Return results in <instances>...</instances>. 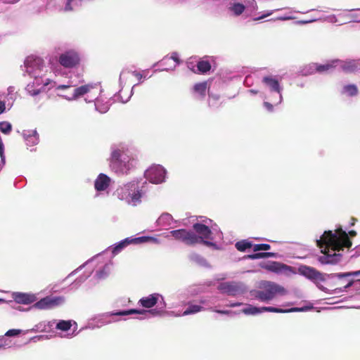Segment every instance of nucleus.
Here are the masks:
<instances>
[{
  "label": "nucleus",
  "mask_w": 360,
  "mask_h": 360,
  "mask_svg": "<svg viewBox=\"0 0 360 360\" xmlns=\"http://www.w3.org/2000/svg\"><path fill=\"white\" fill-rule=\"evenodd\" d=\"M0 157L2 161V164L5 163V156H4V146L1 140L0 139Z\"/></svg>",
  "instance_id": "nucleus-37"
},
{
  "label": "nucleus",
  "mask_w": 360,
  "mask_h": 360,
  "mask_svg": "<svg viewBox=\"0 0 360 360\" xmlns=\"http://www.w3.org/2000/svg\"><path fill=\"white\" fill-rule=\"evenodd\" d=\"M222 289L229 295H236L241 292V287L236 283H226L223 284Z\"/></svg>",
  "instance_id": "nucleus-16"
},
{
  "label": "nucleus",
  "mask_w": 360,
  "mask_h": 360,
  "mask_svg": "<svg viewBox=\"0 0 360 360\" xmlns=\"http://www.w3.org/2000/svg\"><path fill=\"white\" fill-rule=\"evenodd\" d=\"M264 106L266 108V109L269 110V111H272L273 110V105L271 104L269 102H264Z\"/></svg>",
  "instance_id": "nucleus-39"
},
{
  "label": "nucleus",
  "mask_w": 360,
  "mask_h": 360,
  "mask_svg": "<svg viewBox=\"0 0 360 360\" xmlns=\"http://www.w3.org/2000/svg\"><path fill=\"white\" fill-rule=\"evenodd\" d=\"M12 130V125L8 122H0V131L5 134H8Z\"/></svg>",
  "instance_id": "nucleus-29"
},
{
  "label": "nucleus",
  "mask_w": 360,
  "mask_h": 360,
  "mask_svg": "<svg viewBox=\"0 0 360 360\" xmlns=\"http://www.w3.org/2000/svg\"><path fill=\"white\" fill-rule=\"evenodd\" d=\"M193 229L198 234V237H202V239H211L212 231L209 226L201 223H195L193 225Z\"/></svg>",
  "instance_id": "nucleus-12"
},
{
  "label": "nucleus",
  "mask_w": 360,
  "mask_h": 360,
  "mask_svg": "<svg viewBox=\"0 0 360 360\" xmlns=\"http://www.w3.org/2000/svg\"><path fill=\"white\" fill-rule=\"evenodd\" d=\"M72 327V321L60 320L56 324V328L62 331H68Z\"/></svg>",
  "instance_id": "nucleus-26"
},
{
  "label": "nucleus",
  "mask_w": 360,
  "mask_h": 360,
  "mask_svg": "<svg viewBox=\"0 0 360 360\" xmlns=\"http://www.w3.org/2000/svg\"><path fill=\"white\" fill-rule=\"evenodd\" d=\"M172 58L174 60L176 61L177 63H179V60L178 57L176 55H172Z\"/></svg>",
  "instance_id": "nucleus-46"
},
{
  "label": "nucleus",
  "mask_w": 360,
  "mask_h": 360,
  "mask_svg": "<svg viewBox=\"0 0 360 360\" xmlns=\"http://www.w3.org/2000/svg\"><path fill=\"white\" fill-rule=\"evenodd\" d=\"M355 221H356V219H354V218H352V223H351V225H352V226H354V224H355Z\"/></svg>",
  "instance_id": "nucleus-47"
},
{
  "label": "nucleus",
  "mask_w": 360,
  "mask_h": 360,
  "mask_svg": "<svg viewBox=\"0 0 360 360\" xmlns=\"http://www.w3.org/2000/svg\"><path fill=\"white\" fill-rule=\"evenodd\" d=\"M286 267H287V265H285V264H282L279 262H273L271 264L266 265L265 266V269L269 271H274V272H278V271H281V270L285 269Z\"/></svg>",
  "instance_id": "nucleus-21"
},
{
  "label": "nucleus",
  "mask_w": 360,
  "mask_h": 360,
  "mask_svg": "<svg viewBox=\"0 0 360 360\" xmlns=\"http://www.w3.org/2000/svg\"><path fill=\"white\" fill-rule=\"evenodd\" d=\"M39 91L38 90H37V91H34L33 92V94H33V95H37V94H39Z\"/></svg>",
  "instance_id": "nucleus-48"
},
{
  "label": "nucleus",
  "mask_w": 360,
  "mask_h": 360,
  "mask_svg": "<svg viewBox=\"0 0 360 360\" xmlns=\"http://www.w3.org/2000/svg\"><path fill=\"white\" fill-rule=\"evenodd\" d=\"M308 307H292L288 309H283L274 307H257L252 305H248V307L242 309V312L247 315H255L262 312H274V313H290L299 312L307 310Z\"/></svg>",
  "instance_id": "nucleus-4"
},
{
  "label": "nucleus",
  "mask_w": 360,
  "mask_h": 360,
  "mask_svg": "<svg viewBox=\"0 0 360 360\" xmlns=\"http://www.w3.org/2000/svg\"><path fill=\"white\" fill-rule=\"evenodd\" d=\"M59 63L65 68H72L79 64L80 58L75 51H68L62 53L58 58Z\"/></svg>",
  "instance_id": "nucleus-9"
},
{
  "label": "nucleus",
  "mask_w": 360,
  "mask_h": 360,
  "mask_svg": "<svg viewBox=\"0 0 360 360\" xmlns=\"http://www.w3.org/2000/svg\"><path fill=\"white\" fill-rule=\"evenodd\" d=\"M287 290L283 286L271 281H265L260 290L254 293L255 297L265 303H269L274 300L277 295H284Z\"/></svg>",
  "instance_id": "nucleus-3"
},
{
  "label": "nucleus",
  "mask_w": 360,
  "mask_h": 360,
  "mask_svg": "<svg viewBox=\"0 0 360 360\" xmlns=\"http://www.w3.org/2000/svg\"><path fill=\"white\" fill-rule=\"evenodd\" d=\"M154 238L149 236H141L138 238H127L120 242H119L117 244H116L112 250V254L113 255H117L119 254L124 248L128 246L130 244H139L143 243L146 242H148L150 240H153Z\"/></svg>",
  "instance_id": "nucleus-8"
},
{
  "label": "nucleus",
  "mask_w": 360,
  "mask_h": 360,
  "mask_svg": "<svg viewBox=\"0 0 360 360\" xmlns=\"http://www.w3.org/2000/svg\"><path fill=\"white\" fill-rule=\"evenodd\" d=\"M203 307L197 304H189L188 308L183 312V316H187L201 311Z\"/></svg>",
  "instance_id": "nucleus-24"
},
{
  "label": "nucleus",
  "mask_w": 360,
  "mask_h": 360,
  "mask_svg": "<svg viewBox=\"0 0 360 360\" xmlns=\"http://www.w3.org/2000/svg\"><path fill=\"white\" fill-rule=\"evenodd\" d=\"M216 312L221 314H227L229 312L228 311H224V310H217Z\"/></svg>",
  "instance_id": "nucleus-45"
},
{
  "label": "nucleus",
  "mask_w": 360,
  "mask_h": 360,
  "mask_svg": "<svg viewBox=\"0 0 360 360\" xmlns=\"http://www.w3.org/2000/svg\"><path fill=\"white\" fill-rule=\"evenodd\" d=\"M354 283V281L353 280H350L348 281V283L344 285V288H349L351 287Z\"/></svg>",
  "instance_id": "nucleus-43"
},
{
  "label": "nucleus",
  "mask_w": 360,
  "mask_h": 360,
  "mask_svg": "<svg viewBox=\"0 0 360 360\" xmlns=\"http://www.w3.org/2000/svg\"><path fill=\"white\" fill-rule=\"evenodd\" d=\"M349 235L354 237L356 231L352 230L347 233L342 228H338L335 231H325L320 239L316 240V245L323 255L318 257V261L322 264H335L340 262L342 255L340 252L352 245Z\"/></svg>",
  "instance_id": "nucleus-1"
},
{
  "label": "nucleus",
  "mask_w": 360,
  "mask_h": 360,
  "mask_svg": "<svg viewBox=\"0 0 360 360\" xmlns=\"http://www.w3.org/2000/svg\"><path fill=\"white\" fill-rule=\"evenodd\" d=\"M207 82L197 83L193 86V91L198 94L201 98H204L206 94Z\"/></svg>",
  "instance_id": "nucleus-20"
},
{
  "label": "nucleus",
  "mask_w": 360,
  "mask_h": 360,
  "mask_svg": "<svg viewBox=\"0 0 360 360\" xmlns=\"http://www.w3.org/2000/svg\"><path fill=\"white\" fill-rule=\"evenodd\" d=\"M20 333V330H18V329H11V330H8L6 333V335L8 336V337H12V336L18 335Z\"/></svg>",
  "instance_id": "nucleus-36"
},
{
  "label": "nucleus",
  "mask_w": 360,
  "mask_h": 360,
  "mask_svg": "<svg viewBox=\"0 0 360 360\" xmlns=\"http://www.w3.org/2000/svg\"><path fill=\"white\" fill-rule=\"evenodd\" d=\"M134 186V184H127V185L124 186V187L122 188V190H127V191H128L129 189V188H132Z\"/></svg>",
  "instance_id": "nucleus-42"
},
{
  "label": "nucleus",
  "mask_w": 360,
  "mask_h": 360,
  "mask_svg": "<svg viewBox=\"0 0 360 360\" xmlns=\"http://www.w3.org/2000/svg\"><path fill=\"white\" fill-rule=\"evenodd\" d=\"M274 253L273 252H257L252 255H249L245 256V258L251 259H257L261 258H267L274 256Z\"/></svg>",
  "instance_id": "nucleus-28"
},
{
  "label": "nucleus",
  "mask_w": 360,
  "mask_h": 360,
  "mask_svg": "<svg viewBox=\"0 0 360 360\" xmlns=\"http://www.w3.org/2000/svg\"><path fill=\"white\" fill-rule=\"evenodd\" d=\"M141 198V193L139 191H136L134 193L131 194V198L132 202L136 205V202H140Z\"/></svg>",
  "instance_id": "nucleus-34"
},
{
  "label": "nucleus",
  "mask_w": 360,
  "mask_h": 360,
  "mask_svg": "<svg viewBox=\"0 0 360 360\" xmlns=\"http://www.w3.org/2000/svg\"><path fill=\"white\" fill-rule=\"evenodd\" d=\"M152 311H146L144 309L138 310V309H129V310H124V311H120L119 312L115 313V314L117 316H127L133 314H143L146 313H150Z\"/></svg>",
  "instance_id": "nucleus-25"
},
{
  "label": "nucleus",
  "mask_w": 360,
  "mask_h": 360,
  "mask_svg": "<svg viewBox=\"0 0 360 360\" xmlns=\"http://www.w3.org/2000/svg\"><path fill=\"white\" fill-rule=\"evenodd\" d=\"M93 88L94 86L91 84H85L75 89L74 93L72 94V98L77 99L81 96H83L89 92Z\"/></svg>",
  "instance_id": "nucleus-17"
},
{
  "label": "nucleus",
  "mask_w": 360,
  "mask_h": 360,
  "mask_svg": "<svg viewBox=\"0 0 360 360\" xmlns=\"http://www.w3.org/2000/svg\"><path fill=\"white\" fill-rule=\"evenodd\" d=\"M240 304H239V303H236V304H231V307H236V306H238V305H240Z\"/></svg>",
  "instance_id": "nucleus-49"
},
{
  "label": "nucleus",
  "mask_w": 360,
  "mask_h": 360,
  "mask_svg": "<svg viewBox=\"0 0 360 360\" xmlns=\"http://www.w3.org/2000/svg\"><path fill=\"white\" fill-rule=\"evenodd\" d=\"M245 6L240 3L234 4L231 8V11L236 15H239L242 14L245 11Z\"/></svg>",
  "instance_id": "nucleus-30"
},
{
  "label": "nucleus",
  "mask_w": 360,
  "mask_h": 360,
  "mask_svg": "<svg viewBox=\"0 0 360 360\" xmlns=\"http://www.w3.org/2000/svg\"><path fill=\"white\" fill-rule=\"evenodd\" d=\"M110 178L105 174H100L94 182V188L97 191L106 190L110 184Z\"/></svg>",
  "instance_id": "nucleus-11"
},
{
  "label": "nucleus",
  "mask_w": 360,
  "mask_h": 360,
  "mask_svg": "<svg viewBox=\"0 0 360 360\" xmlns=\"http://www.w3.org/2000/svg\"><path fill=\"white\" fill-rule=\"evenodd\" d=\"M25 66L27 68V72L31 74V70L29 69L37 66L38 69H40L43 66V60L39 58H32V57H28L25 62Z\"/></svg>",
  "instance_id": "nucleus-18"
},
{
  "label": "nucleus",
  "mask_w": 360,
  "mask_h": 360,
  "mask_svg": "<svg viewBox=\"0 0 360 360\" xmlns=\"http://www.w3.org/2000/svg\"><path fill=\"white\" fill-rule=\"evenodd\" d=\"M236 249L240 252H244L247 249L250 248L252 247V244L251 242L248 241L246 240H243L240 241H238L235 245Z\"/></svg>",
  "instance_id": "nucleus-27"
},
{
  "label": "nucleus",
  "mask_w": 360,
  "mask_h": 360,
  "mask_svg": "<svg viewBox=\"0 0 360 360\" xmlns=\"http://www.w3.org/2000/svg\"><path fill=\"white\" fill-rule=\"evenodd\" d=\"M270 245L266 243L255 244L253 245V250L255 252H257L259 250H270Z\"/></svg>",
  "instance_id": "nucleus-32"
},
{
  "label": "nucleus",
  "mask_w": 360,
  "mask_h": 360,
  "mask_svg": "<svg viewBox=\"0 0 360 360\" xmlns=\"http://www.w3.org/2000/svg\"><path fill=\"white\" fill-rule=\"evenodd\" d=\"M6 110V103L4 101H0V115Z\"/></svg>",
  "instance_id": "nucleus-38"
},
{
  "label": "nucleus",
  "mask_w": 360,
  "mask_h": 360,
  "mask_svg": "<svg viewBox=\"0 0 360 360\" xmlns=\"http://www.w3.org/2000/svg\"><path fill=\"white\" fill-rule=\"evenodd\" d=\"M13 298L17 303L23 304H29L35 301L34 295L22 292H14Z\"/></svg>",
  "instance_id": "nucleus-13"
},
{
  "label": "nucleus",
  "mask_w": 360,
  "mask_h": 360,
  "mask_svg": "<svg viewBox=\"0 0 360 360\" xmlns=\"http://www.w3.org/2000/svg\"><path fill=\"white\" fill-rule=\"evenodd\" d=\"M136 160L132 152L127 148L122 146L112 151L110 159V167L118 174H127L135 167Z\"/></svg>",
  "instance_id": "nucleus-2"
},
{
  "label": "nucleus",
  "mask_w": 360,
  "mask_h": 360,
  "mask_svg": "<svg viewBox=\"0 0 360 360\" xmlns=\"http://www.w3.org/2000/svg\"><path fill=\"white\" fill-rule=\"evenodd\" d=\"M171 236L174 239L181 241L187 245L194 246L200 240L198 235L191 230L180 229L169 232Z\"/></svg>",
  "instance_id": "nucleus-5"
},
{
  "label": "nucleus",
  "mask_w": 360,
  "mask_h": 360,
  "mask_svg": "<svg viewBox=\"0 0 360 360\" xmlns=\"http://www.w3.org/2000/svg\"><path fill=\"white\" fill-rule=\"evenodd\" d=\"M337 62L338 60H333L323 65H319L316 63L314 64L316 71L319 73L328 72L335 67V63H336Z\"/></svg>",
  "instance_id": "nucleus-19"
},
{
  "label": "nucleus",
  "mask_w": 360,
  "mask_h": 360,
  "mask_svg": "<svg viewBox=\"0 0 360 360\" xmlns=\"http://www.w3.org/2000/svg\"><path fill=\"white\" fill-rule=\"evenodd\" d=\"M70 86V85H59L57 86V89H68L69 88Z\"/></svg>",
  "instance_id": "nucleus-44"
},
{
  "label": "nucleus",
  "mask_w": 360,
  "mask_h": 360,
  "mask_svg": "<svg viewBox=\"0 0 360 360\" xmlns=\"http://www.w3.org/2000/svg\"><path fill=\"white\" fill-rule=\"evenodd\" d=\"M360 274V270L353 272H347V273H339L335 274V277L338 278L339 279H342L346 277H349L351 276H357Z\"/></svg>",
  "instance_id": "nucleus-31"
},
{
  "label": "nucleus",
  "mask_w": 360,
  "mask_h": 360,
  "mask_svg": "<svg viewBox=\"0 0 360 360\" xmlns=\"http://www.w3.org/2000/svg\"><path fill=\"white\" fill-rule=\"evenodd\" d=\"M65 299L61 296H46L34 304V307L41 310L54 309L63 304Z\"/></svg>",
  "instance_id": "nucleus-6"
},
{
  "label": "nucleus",
  "mask_w": 360,
  "mask_h": 360,
  "mask_svg": "<svg viewBox=\"0 0 360 360\" xmlns=\"http://www.w3.org/2000/svg\"><path fill=\"white\" fill-rule=\"evenodd\" d=\"M262 82L264 83L266 86H268L271 91L278 93L280 94V101L281 100V88L280 86L278 81L276 79L270 76H266L263 77Z\"/></svg>",
  "instance_id": "nucleus-14"
},
{
  "label": "nucleus",
  "mask_w": 360,
  "mask_h": 360,
  "mask_svg": "<svg viewBox=\"0 0 360 360\" xmlns=\"http://www.w3.org/2000/svg\"><path fill=\"white\" fill-rule=\"evenodd\" d=\"M299 272L301 275L314 282L323 281L325 280L323 274L314 267L301 266L299 268Z\"/></svg>",
  "instance_id": "nucleus-10"
},
{
  "label": "nucleus",
  "mask_w": 360,
  "mask_h": 360,
  "mask_svg": "<svg viewBox=\"0 0 360 360\" xmlns=\"http://www.w3.org/2000/svg\"><path fill=\"white\" fill-rule=\"evenodd\" d=\"M146 179L153 184L162 183L165 177V170L161 165H153L144 174Z\"/></svg>",
  "instance_id": "nucleus-7"
},
{
  "label": "nucleus",
  "mask_w": 360,
  "mask_h": 360,
  "mask_svg": "<svg viewBox=\"0 0 360 360\" xmlns=\"http://www.w3.org/2000/svg\"><path fill=\"white\" fill-rule=\"evenodd\" d=\"M343 93L347 94L349 96H354L358 94L359 90L355 84H348L343 87Z\"/></svg>",
  "instance_id": "nucleus-23"
},
{
  "label": "nucleus",
  "mask_w": 360,
  "mask_h": 360,
  "mask_svg": "<svg viewBox=\"0 0 360 360\" xmlns=\"http://www.w3.org/2000/svg\"><path fill=\"white\" fill-rule=\"evenodd\" d=\"M198 70L201 73H206L211 69V64L207 60H200L197 64Z\"/></svg>",
  "instance_id": "nucleus-22"
},
{
  "label": "nucleus",
  "mask_w": 360,
  "mask_h": 360,
  "mask_svg": "<svg viewBox=\"0 0 360 360\" xmlns=\"http://www.w3.org/2000/svg\"><path fill=\"white\" fill-rule=\"evenodd\" d=\"M356 68V66L353 63H347L342 65V70L345 72H354Z\"/></svg>",
  "instance_id": "nucleus-33"
},
{
  "label": "nucleus",
  "mask_w": 360,
  "mask_h": 360,
  "mask_svg": "<svg viewBox=\"0 0 360 360\" xmlns=\"http://www.w3.org/2000/svg\"><path fill=\"white\" fill-rule=\"evenodd\" d=\"M133 75L135 76V77H136L139 81H140V80L142 79V77H143L142 75H141L140 72H133Z\"/></svg>",
  "instance_id": "nucleus-40"
},
{
  "label": "nucleus",
  "mask_w": 360,
  "mask_h": 360,
  "mask_svg": "<svg viewBox=\"0 0 360 360\" xmlns=\"http://www.w3.org/2000/svg\"><path fill=\"white\" fill-rule=\"evenodd\" d=\"M271 14V12L268 13L264 14V15H262V16H260V17H258V18H254V20H261V19H263V18H266V17H267V16L270 15Z\"/></svg>",
  "instance_id": "nucleus-41"
},
{
  "label": "nucleus",
  "mask_w": 360,
  "mask_h": 360,
  "mask_svg": "<svg viewBox=\"0 0 360 360\" xmlns=\"http://www.w3.org/2000/svg\"><path fill=\"white\" fill-rule=\"evenodd\" d=\"M199 238L200 240L198 242V244H203L207 247H215L216 246L215 243L208 241L207 240L208 239H202V237H199Z\"/></svg>",
  "instance_id": "nucleus-35"
},
{
  "label": "nucleus",
  "mask_w": 360,
  "mask_h": 360,
  "mask_svg": "<svg viewBox=\"0 0 360 360\" xmlns=\"http://www.w3.org/2000/svg\"><path fill=\"white\" fill-rule=\"evenodd\" d=\"M158 295L155 294L150 295L148 297H142L139 303L145 308H151L158 302Z\"/></svg>",
  "instance_id": "nucleus-15"
}]
</instances>
